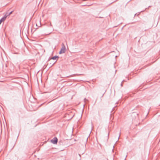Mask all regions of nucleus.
<instances>
[{"mask_svg":"<svg viewBox=\"0 0 160 160\" xmlns=\"http://www.w3.org/2000/svg\"><path fill=\"white\" fill-rule=\"evenodd\" d=\"M8 16H7V15H6V14H5V15L0 20H2L1 21H4L6 19V18Z\"/></svg>","mask_w":160,"mask_h":160,"instance_id":"7ed1b4c3","label":"nucleus"},{"mask_svg":"<svg viewBox=\"0 0 160 160\" xmlns=\"http://www.w3.org/2000/svg\"><path fill=\"white\" fill-rule=\"evenodd\" d=\"M58 142V139L56 137L54 138L53 139L51 140V142L54 144H57Z\"/></svg>","mask_w":160,"mask_h":160,"instance_id":"f03ea898","label":"nucleus"},{"mask_svg":"<svg viewBox=\"0 0 160 160\" xmlns=\"http://www.w3.org/2000/svg\"><path fill=\"white\" fill-rule=\"evenodd\" d=\"M62 48H61L60 51L59 52V53L60 54L65 53L66 51V48L63 43L62 44Z\"/></svg>","mask_w":160,"mask_h":160,"instance_id":"f257e3e1","label":"nucleus"},{"mask_svg":"<svg viewBox=\"0 0 160 160\" xmlns=\"http://www.w3.org/2000/svg\"><path fill=\"white\" fill-rule=\"evenodd\" d=\"M121 86H122V83H121Z\"/></svg>","mask_w":160,"mask_h":160,"instance_id":"0eeeda50","label":"nucleus"},{"mask_svg":"<svg viewBox=\"0 0 160 160\" xmlns=\"http://www.w3.org/2000/svg\"><path fill=\"white\" fill-rule=\"evenodd\" d=\"M88 100L86 98H85L84 99V101L85 103H87V102L88 101Z\"/></svg>","mask_w":160,"mask_h":160,"instance_id":"423d86ee","label":"nucleus"},{"mask_svg":"<svg viewBox=\"0 0 160 160\" xmlns=\"http://www.w3.org/2000/svg\"><path fill=\"white\" fill-rule=\"evenodd\" d=\"M13 12V11H12L11 12H9V13H8V12H7L6 14L7 15V16H9L11 14H12Z\"/></svg>","mask_w":160,"mask_h":160,"instance_id":"20e7f679","label":"nucleus"},{"mask_svg":"<svg viewBox=\"0 0 160 160\" xmlns=\"http://www.w3.org/2000/svg\"><path fill=\"white\" fill-rule=\"evenodd\" d=\"M58 56H55L54 57H52L51 59L53 60H55L57 58H58Z\"/></svg>","mask_w":160,"mask_h":160,"instance_id":"39448f33","label":"nucleus"}]
</instances>
